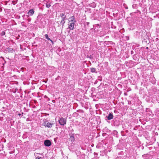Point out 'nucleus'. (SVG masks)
<instances>
[{"mask_svg": "<svg viewBox=\"0 0 159 159\" xmlns=\"http://www.w3.org/2000/svg\"><path fill=\"white\" fill-rule=\"evenodd\" d=\"M44 144L46 146L49 147L51 145V143L50 140H47L44 141Z\"/></svg>", "mask_w": 159, "mask_h": 159, "instance_id": "4", "label": "nucleus"}, {"mask_svg": "<svg viewBox=\"0 0 159 159\" xmlns=\"http://www.w3.org/2000/svg\"><path fill=\"white\" fill-rule=\"evenodd\" d=\"M43 125L45 126V127H48L51 128L52 126V125L54 124V123H51L47 121H45L43 123Z\"/></svg>", "mask_w": 159, "mask_h": 159, "instance_id": "3", "label": "nucleus"}, {"mask_svg": "<svg viewBox=\"0 0 159 159\" xmlns=\"http://www.w3.org/2000/svg\"><path fill=\"white\" fill-rule=\"evenodd\" d=\"M91 71L92 72H95L96 71V69L94 68H92L91 69Z\"/></svg>", "mask_w": 159, "mask_h": 159, "instance_id": "8", "label": "nucleus"}, {"mask_svg": "<svg viewBox=\"0 0 159 159\" xmlns=\"http://www.w3.org/2000/svg\"><path fill=\"white\" fill-rule=\"evenodd\" d=\"M50 6H51V5L50 3H47L46 4V7L47 8L49 7H50Z\"/></svg>", "mask_w": 159, "mask_h": 159, "instance_id": "9", "label": "nucleus"}, {"mask_svg": "<svg viewBox=\"0 0 159 159\" xmlns=\"http://www.w3.org/2000/svg\"><path fill=\"white\" fill-rule=\"evenodd\" d=\"M70 139L72 140H73L74 139V138L73 136L70 137Z\"/></svg>", "mask_w": 159, "mask_h": 159, "instance_id": "13", "label": "nucleus"}, {"mask_svg": "<svg viewBox=\"0 0 159 159\" xmlns=\"http://www.w3.org/2000/svg\"><path fill=\"white\" fill-rule=\"evenodd\" d=\"M34 13V11L33 9H31L28 12V14L30 16H32Z\"/></svg>", "mask_w": 159, "mask_h": 159, "instance_id": "5", "label": "nucleus"}, {"mask_svg": "<svg viewBox=\"0 0 159 159\" xmlns=\"http://www.w3.org/2000/svg\"><path fill=\"white\" fill-rule=\"evenodd\" d=\"M58 121L60 125L64 126L66 124V120L63 117H61L59 119Z\"/></svg>", "mask_w": 159, "mask_h": 159, "instance_id": "2", "label": "nucleus"}, {"mask_svg": "<svg viewBox=\"0 0 159 159\" xmlns=\"http://www.w3.org/2000/svg\"><path fill=\"white\" fill-rule=\"evenodd\" d=\"M62 20H61V23H62V24H63H63L65 22V20L66 19V16L64 17H63L62 18Z\"/></svg>", "mask_w": 159, "mask_h": 159, "instance_id": "7", "label": "nucleus"}, {"mask_svg": "<svg viewBox=\"0 0 159 159\" xmlns=\"http://www.w3.org/2000/svg\"><path fill=\"white\" fill-rule=\"evenodd\" d=\"M61 17H62V18L63 17H65V14H64V13H61Z\"/></svg>", "mask_w": 159, "mask_h": 159, "instance_id": "10", "label": "nucleus"}, {"mask_svg": "<svg viewBox=\"0 0 159 159\" xmlns=\"http://www.w3.org/2000/svg\"><path fill=\"white\" fill-rule=\"evenodd\" d=\"M45 37L46 39H48V38H49L48 35L47 34H46L45 35Z\"/></svg>", "mask_w": 159, "mask_h": 159, "instance_id": "12", "label": "nucleus"}, {"mask_svg": "<svg viewBox=\"0 0 159 159\" xmlns=\"http://www.w3.org/2000/svg\"><path fill=\"white\" fill-rule=\"evenodd\" d=\"M35 159H43L41 157H38Z\"/></svg>", "mask_w": 159, "mask_h": 159, "instance_id": "14", "label": "nucleus"}, {"mask_svg": "<svg viewBox=\"0 0 159 159\" xmlns=\"http://www.w3.org/2000/svg\"><path fill=\"white\" fill-rule=\"evenodd\" d=\"M47 39L48 40H49L50 41H51L52 42V40H51L50 38H48V39Z\"/></svg>", "mask_w": 159, "mask_h": 159, "instance_id": "15", "label": "nucleus"}, {"mask_svg": "<svg viewBox=\"0 0 159 159\" xmlns=\"http://www.w3.org/2000/svg\"><path fill=\"white\" fill-rule=\"evenodd\" d=\"M113 115L111 113H110L107 117V118L108 120H110L113 119Z\"/></svg>", "mask_w": 159, "mask_h": 159, "instance_id": "6", "label": "nucleus"}, {"mask_svg": "<svg viewBox=\"0 0 159 159\" xmlns=\"http://www.w3.org/2000/svg\"><path fill=\"white\" fill-rule=\"evenodd\" d=\"M31 20L30 19H29L28 20L29 21H30Z\"/></svg>", "mask_w": 159, "mask_h": 159, "instance_id": "16", "label": "nucleus"}, {"mask_svg": "<svg viewBox=\"0 0 159 159\" xmlns=\"http://www.w3.org/2000/svg\"><path fill=\"white\" fill-rule=\"evenodd\" d=\"M5 32H4V31H2L1 33V35L2 36H3V35H4L5 34Z\"/></svg>", "mask_w": 159, "mask_h": 159, "instance_id": "11", "label": "nucleus"}, {"mask_svg": "<svg viewBox=\"0 0 159 159\" xmlns=\"http://www.w3.org/2000/svg\"><path fill=\"white\" fill-rule=\"evenodd\" d=\"M75 23L76 21L74 16H73L69 18V19L68 28L70 30H73Z\"/></svg>", "mask_w": 159, "mask_h": 159, "instance_id": "1", "label": "nucleus"}]
</instances>
